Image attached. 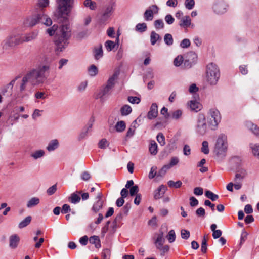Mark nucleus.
<instances>
[{
    "label": "nucleus",
    "mask_w": 259,
    "mask_h": 259,
    "mask_svg": "<svg viewBox=\"0 0 259 259\" xmlns=\"http://www.w3.org/2000/svg\"><path fill=\"white\" fill-rule=\"evenodd\" d=\"M181 237L185 240L188 239L190 237L189 231L185 229H182L181 231Z\"/></svg>",
    "instance_id": "obj_64"
},
{
    "label": "nucleus",
    "mask_w": 259,
    "mask_h": 259,
    "mask_svg": "<svg viewBox=\"0 0 259 259\" xmlns=\"http://www.w3.org/2000/svg\"><path fill=\"white\" fill-rule=\"evenodd\" d=\"M188 105L192 111L197 112L201 109V104L196 100L190 101Z\"/></svg>",
    "instance_id": "obj_28"
},
{
    "label": "nucleus",
    "mask_w": 259,
    "mask_h": 259,
    "mask_svg": "<svg viewBox=\"0 0 259 259\" xmlns=\"http://www.w3.org/2000/svg\"><path fill=\"white\" fill-rule=\"evenodd\" d=\"M88 71L89 74L91 76H95L98 73V68L95 65H93V64L91 65L89 67Z\"/></svg>",
    "instance_id": "obj_42"
},
{
    "label": "nucleus",
    "mask_w": 259,
    "mask_h": 259,
    "mask_svg": "<svg viewBox=\"0 0 259 259\" xmlns=\"http://www.w3.org/2000/svg\"><path fill=\"white\" fill-rule=\"evenodd\" d=\"M158 7L155 5L150 6L148 9H147L144 14V17L145 21H151L153 19V14H157L158 12Z\"/></svg>",
    "instance_id": "obj_14"
},
{
    "label": "nucleus",
    "mask_w": 259,
    "mask_h": 259,
    "mask_svg": "<svg viewBox=\"0 0 259 259\" xmlns=\"http://www.w3.org/2000/svg\"><path fill=\"white\" fill-rule=\"evenodd\" d=\"M182 114L181 110H177L172 112L171 117L174 119L178 120L181 117Z\"/></svg>",
    "instance_id": "obj_58"
},
{
    "label": "nucleus",
    "mask_w": 259,
    "mask_h": 259,
    "mask_svg": "<svg viewBox=\"0 0 259 259\" xmlns=\"http://www.w3.org/2000/svg\"><path fill=\"white\" fill-rule=\"evenodd\" d=\"M220 77V69L217 64L209 63L206 66V80L210 85H215Z\"/></svg>",
    "instance_id": "obj_2"
},
{
    "label": "nucleus",
    "mask_w": 259,
    "mask_h": 259,
    "mask_svg": "<svg viewBox=\"0 0 259 259\" xmlns=\"http://www.w3.org/2000/svg\"><path fill=\"white\" fill-rule=\"evenodd\" d=\"M59 145L60 143L59 140L57 139H54L48 142L46 149L49 152H53L58 149Z\"/></svg>",
    "instance_id": "obj_21"
},
{
    "label": "nucleus",
    "mask_w": 259,
    "mask_h": 259,
    "mask_svg": "<svg viewBox=\"0 0 259 259\" xmlns=\"http://www.w3.org/2000/svg\"><path fill=\"white\" fill-rule=\"evenodd\" d=\"M94 56L96 60H98L103 56V50L101 45L99 46L98 48H95Z\"/></svg>",
    "instance_id": "obj_49"
},
{
    "label": "nucleus",
    "mask_w": 259,
    "mask_h": 259,
    "mask_svg": "<svg viewBox=\"0 0 259 259\" xmlns=\"http://www.w3.org/2000/svg\"><path fill=\"white\" fill-rule=\"evenodd\" d=\"M96 199H97V200L94 204L92 207V210L95 212L101 209L103 206L104 201L102 200V195L101 193H98L96 197Z\"/></svg>",
    "instance_id": "obj_18"
},
{
    "label": "nucleus",
    "mask_w": 259,
    "mask_h": 259,
    "mask_svg": "<svg viewBox=\"0 0 259 259\" xmlns=\"http://www.w3.org/2000/svg\"><path fill=\"white\" fill-rule=\"evenodd\" d=\"M249 148L253 155L259 159V143H250Z\"/></svg>",
    "instance_id": "obj_27"
},
{
    "label": "nucleus",
    "mask_w": 259,
    "mask_h": 259,
    "mask_svg": "<svg viewBox=\"0 0 259 259\" xmlns=\"http://www.w3.org/2000/svg\"><path fill=\"white\" fill-rule=\"evenodd\" d=\"M115 46L116 43L113 41L107 40L105 42V47L108 52L113 50Z\"/></svg>",
    "instance_id": "obj_47"
},
{
    "label": "nucleus",
    "mask_w": 259,
    "mask_h": 259,
    "mask_svg": "<svg viewBox=\"0 0 259 259\" xmlns=\"http://www.w3.org/2000/svg\"><path fill=\"white\" fill-rule=\"evenodd\" d=\"M83 5L85 7H88L91 10H94L96 9V3L92 0H85Z\"/></svg>",
    "instance_id": "obj_41"
},
{
    "label": "nucleus",
    "mask_w": 259,
    "mask_h": 259,
    "mask_svg": "<svg viewBox=\"0 0 259 259\" xmlns=\"http://www.w3.org/2000/svg\"><path fill=\"white\" fill-rule=\"evenodd\" d=\"M126 128V124L124 121H118L115 125L116 131L119 133L123 132Z\"/></svg>",
    "instance_id": "obj_35"
},
{
    "label": "nucleus",
    "mask_w": 259,
    "mask_h": 259,
    "mask_svg": "<svg viewBox=\"0 0 259 259\" xmlns=\"http://www.w3.org/2000/svg\"><path fill=\"white\" fill-rule=\"evenodd\" d=\"M89 241L91 244H94L96 248H99L101 246L100 241L99 237L97 236H91L89 239Z\"/></svg>",
    "instance_id": "obj_40"
},
{
    "label": "nucleus",
    "mask_w": 259,
    "mask_h": 259,
    "mask_svg": "<svg viewBox=\"0 0 259 259\" xmlns=\"http://www.w3.org/2000/svg\"><path fill=\"white\" fill-rule=\"evenodd\" d=\"M110 254L111 251L110 249L108 248L104 249L102 252V257L103 259H109Z\"/></svg>",
    "instance_id": "obj_62"
},
{
    "label": "nucleus",
    "mask_w": 259,
    "mask_h": 259,
    "mask_svg": "<svg viewBox=\"0 0 259 259\" xmlns=\"http://www.w3.org/2000/svg\"><path fill=\"white\" fill-rule=\"evenodd\" d=\"M40 58L42 64H49L51 66V63L53 61L52 54L43 53Z\"/></svg>",
    "instance_id": "obj_26"
},
{
    "label": "nucleus",
    "mask_w": 259,
    "mask_h": 259,
    "mask_svg": "<svg viewBox=\"0 0 259 259\" xmlns=\"http://www.w3.org/2000/svg\"><path fill=\"white\" fill-rule=\"evenodd\" d=\"M20 241V238L16 234H14L9 237V246L12 249L16 248Z\"/></svg>",
    "instance_id": "obj_24"
},
{
    "label": "nucleus",
    "mask_w": 259,
    "mask_h": 259,
    "mask_svg": "<svg viewBox=\"0 0 259 259\" xmlns=\"http://www.w3.org/2000/svg\"><path fill=\"white\" fill-rule=\"evenodd\" d=\"M207 130L206 118L204 114L199 113L197 116V124L195 127L196 132L200 135H204Z\"/></svg>",
    "instance_id": "obj_9"
},
{
    "label": "nucleus",
    "mask_w": 259,
    "mask_h": 259,
    "mask_svg": "<svg viewBox=\"0 0 259 259\" xmlns=\"http://www.w3.org/2000/svg\"><path fill=\"white\" fill-rule=\"evenodd\" d=\"M167 188L163 185H161L154 192V197L155 199H158L162 197Z\"/></svg>",
    "instance_id": "obj_25"
},
{
    "label": "nucleus",
    "mask_w": 259,
    "mask_h": 259,
    "mask_svg": "<svg viewBox=\"0 0 259 259\" xmlns=\"http://www.w3.org/2000/svg\"><path fill=\"white\" fill-rule=\"evenodd\" d=\"M81 191H77L76 193H72L69 198V201L73 204L79 203L80 200L79 194H81Z\"/></svg>",
    "instance_id": "obj_31"
},
{
    "label": "nucleus",
    "mask_w": 259,
    "mask_h": 259,
    "mask_svg": "<svg viewBox=\"0 0 259 259\" xmlns=\"http://www.w3.org/2000/svg\"><path fill=\"white\" fill-rule=\"evenodd\" d=\"M94 121V118L93 117H91L87 125L82 128L80 133L78 137V140H82L88 137V134L92 131V128Z\"/></svg>",
    "instance_id": "obj_12"
},
{
    "label": "nucleus",
    "mask_w": 259,
    "mask_h": 259,
    "mask_svg": "<svg viewBox=\"0 0 259 259\" xmlns=\"http://www.w3.org/2000/svg\"><path fill=\"white\" fill-rule=\"evenodd\" d=\"M37 85L38 84L28 72L22 78L20 91L21 93L24 91H30L33 87Z\"/></svg>",
    "instance_id": "obj_8"
},
{
    "label": "nucleus",
    "mask_w": 259,
    "mask_h": 259,
    "mask_svg": "<svg viewBox=\"0 0 259 259\" xmlns=\"http://www.w3.org/2000/svg\"><path fill=\"white\" fill-rule=\"evenodd\" d=\"M167 184L169 187H174L175 188H178L181 187L182 185V183L181 181H177L174 182L172 180H170L167 182Z\"/></svg>",
    "instance_id": "obj_51"
},
{
    "label": "nucleus",
    "mask_w": 259,
    "mask_h": 259,
    "mask_svg": "<svg viewBox=\"0 0 259 259\" xmlns=\"http://www.w3.org/2000/svg\"><path fill=\"white\" fill-rule=\"evenodd\" d=\"M247 130L255 138L259 140V126L250 121H247L245 123Z\"/></svg>",
    "instance_id": "obj_15"
},
{
    "label": "nucleus",
    "mask_w": 259,
    "mask_h": 259,
    "mask_svg": "<svg viewBox=\"0 0 259 259\" xmlns=\"http://www.w3.org/2000/svg\"><path fill=\"white\" fill-rule=\"evenodd\" d=\"M191 21L190 17L189 16H185L181 19L179 22V25L182 28H187L191 26Z\"/></svg>",
    "instance_id": "obj_29"
},
{
    "label": "nucleus",
    "mask_w": 259,
    "mask_h": 259,
    "mask_svg": "<svg viewBox=\"0 0 259 259\" xmlns=\"http://www.w3.org/2000/svg\"><path fill=\"white\" fill-rule=\"evenodd\" d=\"M205 195L207 198L211 199L212 201H215L219 198L218 195L214 194L209 190H207L205 193Z\"/></svg>",
    "instance_id": "obj_48"
},
{
    "label": "nucleus",
    "mask_w": 259,
    "mask_h": 259,
    "mask_svg": "<svg viewBox=\"0 0 259 259\" xmlns=\"http://www.w3.org/2000/svg\"><path fill=\"white\" fill-rule=\"evenodd\" d=\"M31 220L32 218L31 216H28L26 217L24 220L19 223L18 225L19 228L22 229L26 227L30 223Z\"/></svg>",
    "instance_id": "obj_38"
},
{
    "label": "nucleus",
    "mask_w": 259,
    "mask_h": 259,
    "mask_svg": "<svg viewBox=\"0 0 259 259\" xmlns=\"http://www.w3.org/2000/svg\"><path fill=\"white\" fill-rule=\"evenodd\" d=\"M147 28V25L145 23H138L136 26V30L140 32H145Z\"/></svg>",
    "instance_id": "obj_50"
},
{
    "label": "nucleus",
    "mask_w": 259,
    "mask_h": 259,
    "mask_svg": "<svg viewBox=\"0 0 259 259\" xmlns=\"http://www.w3.org/2000/svg\"><path fill=\"white\" fill-rule=\"evenodd\" d=\"M69 38L59 36H55L54 42L56 46V50L57 52L63 51L69 44Z\"/></svg>",
    "instance_id": "obj_10"
},
{
    "label": "nucleus",
    "mask_w": 259,
    "mask_h": 259,
    "mask_svg": "<svg viewBox=\"0 0 259 259\" xmlns=\"http://www.w3.org/2000/svg\"><path fill=\"white\" fill-rule=\"evenodd\" d=\"M186 58L189 60V62L195 64L197 60V55L196 53L191 51L187 54Z\"/></svg>",
    "instance_id": "obj_37"
},
{
    "label": "nucleus",
    "mask_w": 259,
    "mask_h": 259,
    "mask_svg": "<svg viewBox=\"0 0 259 259\" xmlns=\"http://www.w3.org/2000/svg\"><path fill=\"white\" fill-rule=\"evenodd\" d=\"M40 202V199L38 197H32L30 199L26 204L27 208H32L38 205Z\"/></svg>",
    "instance_id": "obj_32"
},
{
    "label": "nucleus",
    "mask_w": 259,
    "mask_h": 259,
    "mask_svg": "<svg viewBox=\"0 0 259 259\" xmlns=\"http://www.w3.org/2000/svg\"><path fill=\"white\" fill-rule=\"evenodd\" d=\"M59 27L57 25H53L52 27L48 28L46 30V33L49 34V36H52L54 34H56V33Z\"/></svg>",
    "instance_id": "obj_43"
},
{
    "label": "nucleus",
    "mask_w": 259,
    "mask_h": 259,
    "mask_svg": "<svg viewBox=\"0 0 259 259\" xmlns=\"http://www.w3.org/2000/svg\"><path fill=\"white\" fill-rule=\"evenodd\" d=\"M228 6L223 1H216L213 6V11L218 14H224L227 11Z\"/></svg>",
    "instance_id": "obj_13"
},
{
    "label": "nucleus",
    "mask_w": 259,
    "mask_h": 259,
    "mask_svg": "<svg viewBox=\"0 0 259 259\" xmlns=\"http://www.w3.org/2000/svg\"><path fill=\"white\" fill-rule=\"evenodd\" d=\"M109 145L108 142L106 139H101L99 142V147L101 149H105Z\"/></svg>",
    "instance_id": "obj_59"
},
{
    "label": "nucleus",
    "mask_w": 259,
    "mask_h": 259,
    "mask_svg": "<svg viewBox=\"0 0 259 259\" xmlns=\"http://www.w3.org/2000/svg\"><path fill=\"white\" fill-rule=\"evenodd\" d=\"M167 240L169 242L172 243L175 241L176 239V234L174 230H171L169 231L167 236Z\"/></svg>",
    "instance_id": "obj_53"
},
{
    "label": "nucleus",
    "mask_w": 259,
    "mask_h": 259,
    "mask_svg": "<svg viewBox=\"0 0 259 259\" xmlns=\"http://www.w3.org/2000/svg\"><path fill=\"white\" fill-rule=\"evenodd\" d=\"M49 5V0H38L37 6L44 11L43 9L48 7Z\"/></svg>",
    "instance_id": "obj_46"
},
{
    "label": "nucleus",
    "mask_w": 259,
    "mask_h": 259,
    "mask_svg": "<svg viewBox=\"0 0 259 259\" xmlns=\"http://www.w3.org/2000/svg\"><path fill=\"white\" fill-rule=\"evenodd\" d=\"M39 23L47 26H50L52 24V19L45 13L44 11H41L37 14Z\"/></svg>",
    "instance_id": "obj_16"
},
{
    "label": "nucleus",
    "mask_w": 259,
    "mask_h": 259,
    "mask_svg": "<svg viewBox=\"0 0 259 259\" xmlns=\"http://www.w3.org/2000/svg\"><path fill=\"white\" fill-rule=\"evenodd\" d=\"M38 35V31H33L30 33L26 34L24 36H22V40L23 42H29L35 40Z\"/></svg>",
    "instance_id": "obj_19"
},
{
    "label": "nucleus",
    "mask_w": 259,
    "mask_h": 259,
    "mask_svg": "<svg viewBox=\"0 0 259 259\" xmlns=\"http://www.w3.org/2000/svg\"><path fill=\"white\" fill-rule=\"evenodd\" d=\"M132 111L131 107L128 105H124L120 109V113L122 116H126Z\"/></svg>",
    "instance_id": "obj_36"
},
{
    "label": "nucleus",
    "mask_w": 259,
    "mask_h": 259,
    "mask_svg": "<svg viewBox=\"0 0 259 259\" xmlns=\"http://www.w3.org/2000/svg\"><path fill=\"white\" fill-rule=\"evenodd\" d=\"M195 5L194 0H186L185 5L188 10H191L193 8Z\"/></svg>",
    "instance_id": "obj_60"
},
{
    "label": "nucleus",
    "mask_w": 259,
    "mask_h": 259,
    "mask_svg": "<svg viewBox=\"0 0 259 259\" xmlns=\"http://www.w3.org/2000/svg\"><path fill=\"white\" fill-rule=\"evenodd\" d=\"M221 115L218 110L211 109L208 112L207 122L211 130H215L221 121Z\"/></svg>",
    "instance_id": "obj_7"
},
{
    "label": "nucleus",
    "mask_w": 259,
    "mask_h": 259,
    "mask_svg": "<svg viewBox=\"0 0 259 259\" xmlns=\"http://www.w3.org/2000/svg\"><path fill=\"white\" fill-rule=\"evenodd\" d=\"M149 151L152 155H155L157 154L158 152L157 144L155 141L153 140L150 142L149 147Z\"/></svg>",
    "instance_id": "obj_34"
},
{
    "label": "nucleus",
    "mask_w": 259,
    "mask_h": 259,
    "mask_svg": "<svg viewBox=\"0 0 259 259\" xmlns=\"http://www.w3.org/2000/svg\"><path fill=\"white\" fill-rule=\"evenodd\" d=\"M156 139L161 146H164L165 144V137L162 133H158L157 135Z\"/></svg>",
    "instance_id": "obj_54"
},
{
    "label": "nucleus",
    "mask_w": 259,
    "mask_h": 259,
    "mask_svg": "<svg viewBox=\"0 0 259 259\" xmlns=\"http://www.w3.org/2000/svg\"><path fill=\"white\" fill-rule=\"evenodd\" d=\"M45 152L44 150H38L30 154V156L35 160L41 158L45 156Z\"/></svg>",
    "instance_id": "obj_33"
},
{
    "label": "nucleus",
    "mask_w": 259,
    "mask_h": 259,
    "mask_svg": "<svg viewBox=\"0 0 259 259\" xmlns=\"http://www.w3.org/2000/svg\"><path fill=\"white\" fill-rule=\"evenodd\" d=\"M74 0H57L58 16L68 15L73 7Z\"/></svg>",
    "instance_id": "obj_4"
},
{
    "label": "nucleus",
    "mask_w": 259,
    "mask_h": 259,
    "mask_svg": "<svg viewBox=\"0 0 259 259\" xmlns=\"http://www.w3.org/2000/svg\"><path fill=\"white\" fill-rule=\"evenodd\" d=\"M115 6V3L113 1H110L105 7V10L103 13V17L105 18H108L113 12L114 7Z\"/></svg>",
    "instance_id": "obj_17"
},
{
    "label": "nucleus",
    "mask_w": 259,
    "mask_h": 259,
    "mask_svg": "<svg viewBox=\"0 0 259 259\" xmlns=\"http://www.w3.org/2000/svg\"><path fill=\"white\" fill-rule=\"evenodd\" d=\"M155 235H156L157 237L156 238H154V243L157 249L160 248L163 246L165 242L163 233L160 232V233L156 234Z\"/></svg>",
    "instance_id": "obj_22"
},
{
    "label": "nucleus",
    "mask_w": 259,
    "mask_h": 259,
    "mask_svg": "<svg viewBox=\"0 0 259 259\" xmlns=\"http://www.w3.org/2000/svg\"><path fill=\"white\" fill-rule=\"evenodd\" d=\"M227 148V137L225 135L221 134L217 139L214 152L218 156L223 157L225 155Z\"/></svg>",
    "instance_id": "obj_5"
},
{
    "label": "nucleus",
    "mask_w": 259,
    "mask_h": 259,
    "mask_svg": "<svg viewBox=\"0 0 259 259\" xmlns=\"http://www.w3.org/2000/svg\"><path fill=\"white\" fill-rule=\"evenodd\" d=\"M164 41L167 46H171L173 44L174 40L171 34L166 33L164 36Z\"/></svg>",
    "instance_id": "obj_44"
},
{
    "label": "nucleus",
    "mask_w": 259,
    "mask_h": 259,
    "mask_svg": "<svg viewBox=\"0 0 259 259\" xmlns=\"http://www.w3.org/2000/svg\"><path fill=\"white\" fill-rule=\"evenodd\" d=\"M201 151L205 154H208L209 153V149L208 147V143L207 141H204L202 142Z\"/></svg>",
    "instance_id": "obj_52"
},
{
    "label": "nucleus",
    "mask_w": 259,
    "mask_h": 259,
    "mask_svg": "<svg viewBox=\"0 0 259 259\" xmlns=\"http://www.w3.org/2000/svg\"><path fill=\"white\" fill-rule=\"evenodd\" d=\"M22 43V36L19 34H12L8 36L2 42L1 46L3 50H8Z\"/></svg>",
    "instance_id": "obj_6"
},
{
    "label": "nucleus",
    "mask_w": 259,
    "mask_h": 259,
    "mask_svg": "<svg viewBox=\"0 0 259 259\" xmlns=\"http://www.w3.org/2000/svg\"><path fill=\"white\" fill-rule=\"evenodd\" d=\"M183 57L181 55L178 56L174 60V64L177 67L180 66L183 62Z\"/></svg>",
    "instance_id": "obj_55"
},
{
    "label": "nucleus",
    "mask_w": 259,
    "mask_h": 259,
    "mask_svg": "<svg viewBox=\"0 0 259 259\" xmlns=\"http://www.w3.org/2000/svg\"><path fill=\"white\" fill-rule=\"evenodd\" d=\"M160 39V35L156 33L155 31H152L150 34V42L152 45H154L157 41Z\"/></svg>",
    "instance_id": "obj_39"
},
{
    "label": "nucleus",
    "mask_w": 259,
    "mask_h": 259,
    "mask_svg": "<svg viewBox=\"0 0 259 259\" xmlns=\"http://www.w3.org/2000/svg\"><path fill=\"white\" fill-rule=\"evenodd\" d=\"M39 23L37 14L28 18L26 21V24L30 27H33Z\"/></svg>",
    "instance_id": "obj_30"
},
{
    "label": "nucleus",
    "mask_w": 259,
    "mask_h": 259,
    "mask_svg": "<svg viewBox=\"0 0 259 259\" xmlns=\"http://www.w3.org/2000/svg\"><path fill=\"white\" fill-rule=\"evenodd\" d=\"M170 169L168 166L166 165H164L162 168L158 171V173L157 174V176L160 177H163L165 174L166 173V171Z\"/></svg>",
    "instance_id": "obj_61"
},
{
    "label": "nucleus",
    "mask_w": 259,
    "mask_h": 259,
    "mask_svg": "<svg viewBox=\"0 0 259 259\" xmlns=\"http://www.w3.org/2000/svg\"><path fill=\"white\" fill-rule=\"evenodd\" d=\"M80 178L83 181H88L91 178V175L89 172L84 171L81 174Z\"/></svg>",
    "instance_id": "obj_57"
},
{
    "label": "nucleus",
    "mask_w": 259,
    "mask_h": 259,
    "mask_svg": "<svg viewBox=\"0 0 259 259\" xmlns=\"http://www.w3.org/2000/svg\"><path fill=\"white\" fill-rule=\"evenodd\" d=\"M117 74L115 73L109 78L106 85L103 87L97 94L96 99H100L101 101H103L105 100L106 97L111 94L117 78Z\"/></svg>",
    "instance_id": "obj_3"
},
{
    "label": "nucleus",
    "mask_w": 259,
    "mask_h": 259,
    "mask_svg": "<svg viewBox=\"0 0 259 259\" xmlns=\"http://www.w3.org/2000/svg\"><path fill=\"white\" fill-rule=\"evenodd\" d=\"M154 26L156 30H160L164 28V24L162 19H157L154 21Z\"/></svg>",
    "instance_id": "obj_45"
},
{
    "label": "nucleus",
    "mask_w": 259,
    "mask_h": 259,
    "mask_svg": "<svg viewBox=\"0 0 259 259\" xmlns=\"http://www.w3.org/2000/svg\"><path fill=\"white\" fill-rule=\"evenodd\" d=\"M158 114V106L156 103L152 104L150 110L148 112L147 117L149 119H153L157 116Z\"/></svg>",
    "instance_id": "obj_20"
},
{
    "label": "nucleus",
    "mask_w": 259,
    "mask_h": 259,
    "mask_svg": "<svg viewBox=\"0 0 259 259\" xmlns=\"http://www.w3.org/2000/svg\"><path fill=\"white\" fill-rule=\"evenodd\" d=\"M51 66L49 64H39L35 68L29 71L38 84L43 83L50 75Z\"/></svg>",
    "instance_id": "obj_1"
},
{
    "label": "nucleus",
    "mask_w": 259,
    "mask_h": 259,
    "mask_svg": "<svg viewBox=\"0 0 259 259\" xmlns=\"http://www.w3.org/2000/svg\"><path fill=\"white\" fill-rule=\"evenodd\" d=\"M191 45L190 41L189 39L185 38L180 43V47L182 48H187Z\"/></svg>",
    "instance_id": "obj_63"
},
{
    "label": "nucleus",
    "mask_w": 259,
    "mask_h": 259,
    "mask_svg": "<svg viewBox=\"0 0 259 259\" xmlns=\"http://www.w3.org/2000/svg\"><path fill=\"white\" fill-rule=\"evenodd\" d=\"M247 176L246 170L242 167L237 168L235 177V181L236 182L238 180L241 181L244 179Z\"/></svg>",
    "instance_id": "obj_23"
},
{
    "label": "nucleus",
    "mask_w": 259,
    "mask_h": 259,
    "mask_svg": "<svg viewBox=\"0 0 259 259\" xmlns=\"http://www.w3.org/2000/svg\"><path fill=\"white\" fill-rule=\"evenodd\" d=\"M55 35L70 39L71 37V28L69 25L63 24L59 27Z\"/></svg>",
    "instance_id": "obj_11"
},
{
    "label": "nucleus",
    "mask_w": 259,
    "mask_h": 259,
    "mask_svg": "<svg viewBox=\"0 0 259 259\" xmlns=\"http://www.w3.org/2000/svg\"><path fill=\"white\" fill-rule=\"evenodd\" d=\"M179 162V159L177 157H172L168 164H166L168 167L170 168L171 167L176 165Z\"/></svg>",
    "instance_id": "obj_56"
}]
</instances>
